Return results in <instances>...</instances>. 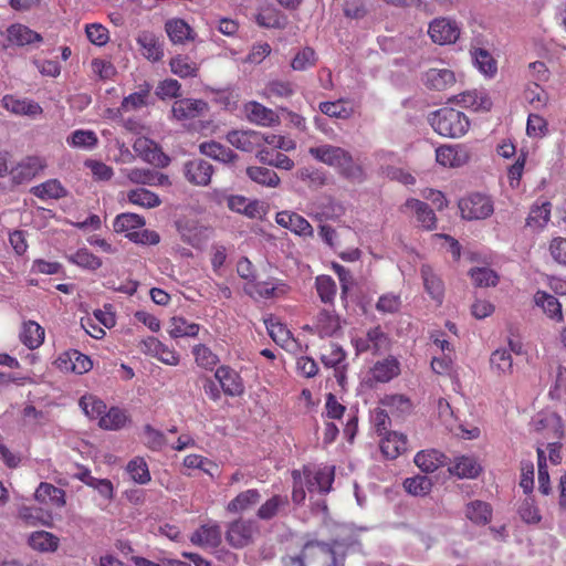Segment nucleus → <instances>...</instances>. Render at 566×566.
I'll use <instances>...</instances> for the list:
<instances>
[{
	"mask_svg": "<svg viewBox=\"0 0 566 566\" xmlns=\"http://www.w3.org/2000/svg\"><path fill=\"white\" fill-rule=\"evenodd\" d=\"M214 377L220 382L224 394L229 396H239L244 390V386L239 374L227 366L219 367L216 370Z\"/></svg>",
	"mask_w": 566,
	"mask_h": 566,
	"instance_id": "obj_16",
	"label": "nucleus"
},
{
	"mask_svg": "<svg viewBox=\"0 0 566 566\" xmlns=\"http://www.w3.org/2000/svg\"><path fill=\"white\" fill-rule=\"evenodd\" d=\"M428 120L437 134L448 138H460L470 128L468 116L452 107H442L432 112Z\"/></svg>",
	"mask_w": 566,
	"mask_h": 566,
	"instance_id": "obj_2",
	"label": "nucleus"
},
{
	"mask_svg": "<svg viewBox=\"0 0 566 566\" xmlns=\"http://www.w3.org/2000/svg\"><path fill=\"white\" fill-rule=\"evenodd\" d=\"M264 324L270 337L281 347L291 349L294 345V339L287 327L277 321L275 317H268Z\"/></svg>",
	"mask_w": 566,
	"mask_h": 566,
	"instance_id": "obj_28",
	"label": "nucleus"
},
{
	"mask_svg": "<svg viewBox=\"0 0 566 566\" xmlns=\"http://www.w3.org/2000/svg\"><path fill=\"white\" fill-rule=\"evenodd\" d=\"M252 138L259 140L261 134L254 130H230L226 136L228 143L243 151H252L254 146Z\"/></svg>",
	"mask_w": 566,
	"mask_h": 566,
	"instance_id": "obj_39",
	"label": "nucleus"
},
{
	"mask_svg": "<svg viewBox=\"0 0 566 566\" xmlns=\"http://www.w3.org/2000/svg\"><path fill=\"white\" fill-rule=\"evenodd\" d=\"M69 260L80 268L95 270L101 266L102 261L90 250H70Z\"/></svg>",
	"mask_w": 566,
	"mask_h": 566,
	"instance_id": "obj_52",
	"label": "nucleus"
},
{
	"mask_svg": "<svg viewBox=\"0 0 566 566\" xmlns=\"http://www.w3.org/2000/svg\"><path fill=\"white\" fill-rule=\"evenodd\" d=\"M421 277L427 294L438 305H441L444 298V283L441 277L429 265L421 268Z\"/></svg>",
	"mask_w": 566,
	"mask_h": 566,
	"instance_id": "obj_15",
	"label": "nucleus"
},
{
	"mask_svg": "<svg viewBox=\"0 0 566 566\" xmlns=\"http://www.w3.org/2000/svg\"><path fill=\"white\" fill-rule=\"evenodd\" d=\"M470 275L478 286H494L499 277L494 271L488 268H476L470 271Z\"/></svg>",
	"mask_w": 566,
	"mask_h": 566,
	"instance_id": "obj_61",
	"label": "nucleus"
},
{
	"mask_svg": "<svg viewBox=\"0 0 566 566\" xmlns=\"http://www.w3.org/2000/svg\"><path fill=\"white\" fill-rule=\"evenodd\" d=\"M403 488L411 495L424 496L431 491L432 482L428 476L417 475L406 479Z\"/></svg>",
	"mask_w": 566,
	"mask_h": 566,
	"instance_id": "obj_54",
	"label": "nucleus"
},
{
	"mask_svg": "<svg viewBox=\"0 0 566 566\" xmlns=\"http://www.w3.org/2000/svg\"><path fill=\"white\" fill-rule=\"evenodd\" d=\"M474 61L478 69L489 77L494 76L497 72L496 61L485 49L475 50Z\"/></svg>",
	"mask_w": 566,
	"mask_h": 566,
	"instance_id": "obj_58",
	"label": "nucleus"
},
{
	"mask_svg": "<svg viewBox=\"0 0 566 566\" xmlns=\"http://www.w3.org/2000/svg\"><path fill=\"white\" fill-rule=\"evenodd\" d=\"M128 419L129 418L125 410L118 407H112L108 410H105L98 421V424L105 430H119L125 427Z\"/></svg>",
	"mask_w": 566,
	"mask_h": 566,
	"instance_id": "obj_41",
	"label": "nucleus"
},
{
	"mask_svg": "<svg viewBox=\"0 0 566 566\" xmlns=\"http://www.w3.org/2000/svg\"><path fill=\"white\" fill-rule=\"evenodd\" d=\"M134 150L147 163L155 167L165 168L170 163V157L166 155L160 146L148 138H139L134 144Z\"/></svg>",
	"mask_w": 566,
	"mask_h": 566,
	"instance_id": "obj_10",
	"label": "nucleus"
},
{
	"mask_svg": "<svg viewBox=\"0 0 566 566\" xmlns=\"http://www.w3.org/2000/svg\"><path fill=\"white\" fill-rule=\"evenodd\" d=\"M384 455L388 459H396L407 450V437L397 431L388 432L380 443Z\"/></svg>",
	"mask_w": 566,
	"mask_h": 566,
	"instance_id": "obj_29",
	"label": "nucleus"
},
{
	"mask_svg": "<svg viewBox=\"0 0 566 566\" xmlns=\"http://www.w3.org/2000/svg\"><path fill=\"white\" fill-rule=\"evenodd\" d=\"M428 33L434 43L440 45L454 43L460 36V28L447 18L434 19L429 24Z\"/></svg>",
	"mask_w": 566,
	"mask_h": 566,
	"instance_id": "obj_9",
	"label": "nucleus"
},
{
	"mask_svg": "<svg viewBox=\"0 0 566 566\" xmlns=\"http://www.w3.org/2000/svg\"><path fill=\"white\" fill-rule=\"evenodd\" d=\"M3 106L18 115L35 116L42 113V107L32 101L17 99L11 95H6L2 99Z\"/></svg>",
	"mask_w": 566,
	"mask_h": 566,
	"instance_id": "obj_37",
	"label": "nucleus"
},
{
	"mask_svg": "<svg viewBox=\"0 0 566 566\" xmlns=\"http://www.w3.org/2000/svg\"><path fill=\"white\" fill-rule=\"evenodd\" d=\"M248 118L259 125H273L277 120L275 113L258 102L250 104Z\"/></svg>",
	"mask_w": 566,
	"mask_h": 566,
	"instance_id": "obj_49",
	"label": "nucleus"
},
{
	"mask_svg": "<svg viewBox=\"0 0 566 566\" xmlns=\"http://www.w3.org/2000/svg\"><path fill=\"white\" fill-rule=\"evenodd\" d=\"M208 111V103L202 99L181 98L174 103L171 113L178 120L200 117Z\"/></svg>",
	"mask_w": 566,
	"mask_h": 566,
	"instance_id": "obj_12",
	"label": "nucleus"
},
{
	"mask_svg": "<svg viewBox=\"0 0 566 566\" xmlns=\"http://www.w3.org/2000/svg\"><path fill=\"white\" fill-rule=\"evenodd\" d=\"M256 531L252 521L237 520L229 525L226 538L231 546L242 548L252 543Z\"/></svg>",
	"mask_w": 566,
	"mask_h": 566,
	"instance_id": "obj_8",
	"label": "nucleus"
},
{
	"mask_svg": "<svg viewBox=\"0 0 566 566\" xmlns=\"http://www.w3.org/2000/svg\"><path fill=\"white\" fill-rule=\"evenodd\" d=\"M45 332L34 321H28L22 324L20 331V340L30 349L40 347L44 342Z\"/></svg>",
	"mask_w": 566,
	"mask_h": 566,
	"instance_id": "obj_30",
	"label": "nucleus"
},
{
	"mask_svg": "<svg viewBox=\"0 0 566 566\" xmlns=\"http://www.w3.org/2000/svg\"><path fill=\"white\" fill-rule=\"evenodd\" d=\"M213 166L201 159L195 158L184 165V175L188 182L196 186H207L211 181Z\"/></svg>",
	"mask_w": 566,
	"mask_h": 566,
	"instance_id": "obj_11",
	"label": "nucleus"
},
{
	"mask_svg": "<svg viewBox=\"0 0 566 566\" xmlns=\"http://www.w3.org/2000/svg\"><path fill=\"white\" fill-rule=\"evenodd\" d=\"M405 206L406 208L415 211L417 216V221L424 229L430 230L436 226V214L427 202L411 198L406 201Z\"/></svg>",
	"mask_w": 566,
	"mask_h": 566,
	"instance_id": "obj_32",
	"label": "nucleus"
},
{
	"mask_svg": "<svg viewBox=\"0 0 566 566\" xmlns=\"http://www.w3.org/2000/svg\"><path fill=\"white\" fill-rule=\"evenodd\" d=\"M461 218L464 220H482L490 217L493 211V202L480 192L470 193L458 202Z\"/></svg>",
	"mask_w": 566,
	"mask_h": 566,
	"instance_id": "obj_4",
	"label": "nucleus"
},
{
	"mask_svg": "<svg viewBox=\"0 0 566 566\" xmlns=\"http://www.w3.org/2000/svg\"><path fill=\"white\" fill-rule=\"evenodd\" d=\"M126 471L130 479L138 484H146L150 481V472L144 458L136 457L132 459Z\"/></svg>",
	"mask_w": 566,
	"mask_h": 566,
	"instance_id": "obj_47",
	"label": "nucleus"
},
{
	"mask_svg": "<svg viewBox=\"0 0 566 566\" xmlns=\"http://www.w3.org/2000/svg\"><path fill=\"white\" fill-rule=\"evenodd\" d=\"M127 199L130 203L144 208H155L161 203L160 198L146 188H137L128 191Z\"/></svg>",
	"mask_w": 566,
	"mask_h": 566,
	"instance_id": "obj_45",
	"label": "nucleus"
},
{
	"mask_svg": "<svg viewBox=\"0 0 566 566\" xmlns=\"http://www.w3.org/2000/svg\"><path fill=\"white\" fill-rule=\"evenodd\" d=\"M446 457L438 450H422L415 455L416 465L423 472H434L444 463Z\"/></svg>",
	"mask_w": 566,
	"mask_h": 566,
	"instance_id": "obj_34",
	"label": "nucleus"
},
{
	"mask_svg": "<svg viewBox=\"0 0 566 566\" xmlns=\"http://www.w3.org/2000/svg\"><path fill=\"white\" fill-rule=\"evenodd\" d=\"M436 159L442 166L455 167L461 165L458 151L453 146H440L436 150Z\"/></svg>",
	"mask_w": 566,
	"mask_h": 566,
	"instance_id": "obj_62",
	"label": "nucleus"
},
{
	"mask_svg": "<svg viewBox=\"0 0 566 566\" xmlns=\"http://www.w3.org/2000/svg\"><path fill=\"white\" fill-rule=\"evenodd\" d=\"M315 287L317 295L323 303L331 304L334 302L337 293V286L331 276L318 275L315 280Z\"/></svg>",
	"mask_w": 566,
	"mask_h": 566,
	"instance_id": "obj_50",
	"label": "nucleus"
},
{
	"mask_svg": "<svg viewBox=\"0 0 566 566\" xmlns=\"http://www.w3.org/2000/svg\"><path fill=\"white\" fill-rule=\"evenodd\" d=\"M44 163L39 157H28L11 170L12 179L17 184H21L34 178L40 170L44 168Z\"/></svg>",
	"mask_w": 566,
	"mask_h": 566,
	"instance_id": "obj_27",
	"label": "nucleus"
},
{
	"mask_svg": "<svg viewBox=\"0 0 566 566\" xmlns=\"http://www.w3.org/2000/svg\"><path fill=\"white\" fill-rule=\"evenodd\" d=\"M370 374L375 381L388 382L400 374V363L396 357L388 356L375 363Z\"/></svg>",
	"mask_w": 566,
	"mask_h": 566,
	"instance_id": "obj_19",
	"label": "nucleus"
},
{
	"mask_svg": "<svg viewBox=\"0 0 566 566\" xmlns=\"http://www.w3.org/2000/svg\"><path fill=\"white\" fill-rule=\"evenodd\" d=\"M481 471L478 460L468 455L454 458L452 465L449 467V472L459 479H475Z\"/></svg>",
	"mask_w": 566,
	"mask_h": 566,
	"instance_id": "obj_23",
	"label": "nucleus"
},
{
	"mask_svg": "<svg viewBox=\"0 0 566 566\" xmlns=\"http://www.w3.org/2000/svg\"><path fill=\"white\" fill-rule=\"evenodd\" d=\"M314 327L322 337L336 335L340 329L339 316L332 310H323L318 313Z\"/></svg>",
	"mask_w": 566,
	"mask_h": 566,
	"instance_id": "obj_26",
	"label": "nucleus"
},
{
	"mask_svg": "<svg viewBox=\"0 0 566 566\" xmlns=\"http://www.w3.org/2000/svg\"><path fill=\"white\" fill-rule=\"evenodd\" d=\"M366 336L368 337L374 353H379L389 348L390 340L380 327L369 329Z\"/></svg>",
	"mask_w": 566,
	"mask_h": 566,
	"instance_id": "obj_63",
	"label": "nucleus"
},
{
	"mask_svg": "<svg viewBox=\"0 0 566 566\" xmlns=\"http://www.w3.org/2000/svg\"><path fill=\"white\" fill-rule=\"evenodd\" d=\"M54 364L61 371L78 375L90 371L93 367L91 358L75 349L60 354Z\"/></svg>",
	"mask_w": 566,
	"mask_h": 566,
	"instance_id": "obj_7",
	"label": "nucleus"
},
{
	"mask_svg": "<svg viewBox=\"0 0 566 566\" xmlns=\"http://www.w3.org/2000/svg\"><path fill=\"white\" fill-rule=\"evenodd\" d=\"M467 517L478 525H484L491 520L492 510L482 501H472L465 507Z\"/></svg>",
	"mask_w": 566,
	"mask_h": 566,
	"instance_id": "obj_44",
	"label": "nucleus"
},
{
	"mask_svg": "<svg viewBox=\"0 0 566 566\" xmlns=\"http://www.w3.org/2000/svg\"><path fill=\"white\" fill-rule=\"evenodd\" d=\"M170 70L180 77L196 76L198 67L188 56L177 55L170 60Z\"/></svg>",
	"mask_w": 566,
	"mask_h": 566,
	"instance_id": "obj_59",
	"label": "nucleus"
},
{
	"mask_svg": "<svg viewBox=\"0 0 566 566\" xmlns=\"http://www.w3.org/2000/svg\"><path fill=\"white\" fill-rule=\"evenodd\" d=\"M303 474L310 492H329L334 481L335 469L332 465L304 467Z\"/></svg>",
	"mask_w": 566,
	"mask_h": 566,
	"instance_id": "obj_5",
	"label": "nucleus"
},
{
	"mask_svg": "<svg viewBox=\"0 0 566 566\" xmlns=\"http://www.w3.org/2000/svg\"><path fill=\"white\" fill-rule=\"evenodd\" d=\"M551 202L546 201L542 206H535L531 209L526 219V226L531 228H543L549 220Z\"/></svg>",
	"mask_w": 566,
	"mask_h": 566,
	"instance_id": "obj_57",
	"label": "nucleus"
},
{
	"mask_svg": "<svg viewBox=\"0 0 566 566\" xmlns=\"http://www.w3.org/2000/svg\"><path fill=\"white\" fill-rule=\"evenodd\" d=\"M534 302L551 318H556L557 321H560L563 318L562 304L555 296L544 291H537L536 294L534 295Z\"/></svg>",
	"mask_w": 566,
	"mask_h": 566,
	"instance_id": "obj_42",
	"label": "nucleus"
},
{
	"mask_svg": "<svg viewBox=\"0 0 566 566\" xmlns=\"http://www.w3.org/2000/svg\"><path fill=\"white\" fill-rule=\"evenodd\" d=\"M490 366L493 373L499 376L512 374L513 359L506 348H497L490 356Z\"/></svg>",
	"mask_w": 566,
	"mask_h": 566,
	"instance_id": "obj_40",
	"label": "nucleus"
},
{
	"mask_svg": "<svg viewBox=\"0 0 566 566\" xmlns=\"http://www.w3.org/2000/svg\"><path fill=\"white\" fill-rule=\"evenodd\" d=\"M137 43L144 50L143 54L146 59L159 61L164 56L163 45L154 33L147 31L140 32L137 38Z\"/></svg>",
	"mask_w": 566,
	"mask_h": 566,
	"instance_id": "obj_35",
	"label": "nucleus"
},
{
	"mask_svg": "<svg viewBox=\"0 0 566 566\" xmlns=\"http://www.w3.org/2000/svg\"><path fill=\"white\" fill-rule=\"evenodd\" d=\"M165 30L174 44H184L186 41H193L196 33L192 28L182 19H170L165 23Z\"/></svg>",
	"mask_w": 566,
	"mask_h": 566,
	"instance_id": "obj_24",
	"label": "nucleus"
},
{
	"mask_svg": "<svg viewBox=\"0 0 566 566\" xmlns=\"http://www.w3.org/2000/svg\"><path fill=\"white\" fill-rule=\"evenodd\" d=\"M275 221L283 228H287L298 235H311L313 228L310 222L295 212L281 211L276 213Z\"/></svg>",
	"mask_w": 566,
	"mask_h": 566,
	"instance_id": "obj_17",
	"label": "nucleus"
},
{
	"mask_svg": "<svg viewBox=\"0 0 566 566\" xmlns=\"http://www.w3.org/2000/svg\"><path fill=\"white\" fill-rule=\"evenodd\" d=\"M113 227L116 232H126V238L136 244L156 245L160 242L159 233L145 229V219L137 213L118 214Z\"/></svg>",
	"mask_w": 566,
	"mask_h": 566,
	"instance_id": "obj_3",
	"label": "nucleus"
},
{
	"mask_svg": "<svg viewBox=\"0 0 566 566\" xmlns=\"http://www.w3.org/2000/svg\"><path fill=\"white\" fill-rule=\"evenodd\" d=\"M199 331V324L188 322L182 316H174L169 321L168 334L171 338L195 337Z\"/></svg>",
	"mask_w": 566,
	"mask_h": 566,
	"instance_id": "obj_36",
	"label": "nucleus"
},
{
	"mask_svg": "<svg viewBox=\"0 0 566 566\" xmlns=\"http://www.w3.org/2000/svg\"><path fill=\"white\" fill-rule=\"evenodd\" d=\"M199 151L201 155L223 164H233L239 159V155L231 148L214 140L201 143L199 145Z\"/></svg>",
	"mask_w": 566,
	"mask_h": 566,
	"instance_id": "obj_18",
	"label": "nucleus"
},
{
	"mask_svg": "<svg viewBox=\"0 0 566 566\" xmlns=\"http://www.w3.org/2000/svg\"><path fill=\"white\" fill-rule=\"evenodd\" d=\"M8 40L12 44L22 46L42 41L41 34L23 24H12L8 28Z\"/></svg>",
	"mask_w": 566,
	"mask_h": 566,
	"instance_id": "obj_33",
	"label": "nucleus"
},
{
	"mask_svg": "<svg viewBox=\"0 0 566 566\" xmlns=\"http://www.w3.org/2000/svg\"><path fill=\"white\" fill-rule=\"evenodd\" d=\"M289 507V499L285 495L274 494L263 502L258 511L256 516L261 521H270L283 514Z\"/></svg>",
	"mask_w": 566,
	"mask_h": 566,
	"instance_id": "obj_21",
	"label": "nucleus"
},
{
	"mask_svg": "<svg viewBox=\"0 0 566 566\" xmlns=\"http://www.w3.org/2000/svg\"><path fill=\"white\" fill-rule=\"evenodd\" d=\"M31 192L41 199H60L66 197L67 191L57 179H50L31 189Z\"/></svg>",
	"mask_w": 566,
	"mask_h": 566,
	"instance_id": "obj_43",
	"label": "nucleus"
},
{
	"mask_svg": "<svg viewBox=\"0 0 566 566\" xmlns=\"http://www.w3.org/2000/svg\"><path fill=\"white\" fill-rule=\"evenodd\" d=\"M431 368L433 373L447 376L454 382L458 381L457 367L452 355L444 354L441 357H433L431 360Z\"/></svg>",
	"mask_w": 566,
	"mask_h": 566,
	"instance_id": "obj_46",
	"label": "nucleus"
},
{
	"mask_svg": "<svg viewBox=\"0 0 566 566\" xmlns=\"http://www.w3.org/2000/svg\"><path fill=\"white\" fill-rule=\"evenodd\" d=\"M247 175L251 180L263 186L276 187L280 184L277 174L265 167H248Z\"/></svg>",
	"mask_w": 566,
	"mask_h": 566,
	"instance_id": "obj_48",
	"label": "nucleus"
},
{
	"mask_svg": "<svg viewBox=\"0 0 566 566\" xmlns=\"http://www.w3.org/2000/svg\"><path fill=\"white\" fill-rule=\"evenodd\" d=\"M28 544L39 553H54L60 546V538L46 531H35L29 535Z\"/></svg>",
	"mask_w": 566,
	"mask_h": 566,
	"instance_id": "obj_25",
	"label": "nucleus"
},
{
	"mask_svg": "<svg viewBox=\"0 0 566 566\" xmlns=\"http://www.w3.org/2000/svg\"><path fill=\"white\" fill-rule=\"evenodd\" d=\"M192 354L199 367L212 370L219 363V357L206 345L193 346Z\"/></svg>",
	"mask_w": 566,
	"mask_h": 566,
	"instance_id": "obj_53",
	"label": "nucleus"
},
{
	"mask_svg": "<svg viewBox=\"0 0 566 566\" xmlns=\"http://www.w3.org/2000/svg\"><path fill=\"white\" fill-rule=\"evenodd\" d=\"M345 357L346 354L343 348L335 344H331L321 356V360L326 367L335 368L336 377L339 382L344 379V371L340 370L339 366L344 363Z\"/></svg>",
	"mask_w": 566,
	"mask_h": 566,
	"instance_id": "obj_38",
	"label": "nucleus"
},
{
	"mask_svg": "<svg viewBox=\"0 0 566 566\" xmlns=\"http://www.w3.org/2000/svg\"><path fill=\"white\" fill-rule=\"evenodd\" d=\"M34 500L43 505L63 507L66 503L64 490L48 482H41L34 492Z\"/></svg>",
	"mask_w": 566,
	"mask_h": 566,
	"instance_id": "obj_14",
	"label": "nucleus"
},
{
	"mask_svg": "<svg viewBox=\"0 0 566 566\" xmlns=\"http://www.w3.org/2000/svg\"><path fill=\"white\" fill-rule=\"evenodd\" d=\"M80 407L90 419H101L106 410V405L95 396H84L80 400Z\"/></svg>",
	"mask_w": 566,
	"mask_h": 566,
	"instance_id": "obj_56",
	"label": "nucleus"
},
{
	"mask_svg": "<svg viewBox=\"0 0 566 566\" xmlns=\"http://www.w3.org/2000/svg\"><path fill=\"white\" fill-rule=\"evenodd\" d=\"M18 517L28 526H52V514L42 507L21 505L18 509Z\"/></svg>",
	"mask_w": 566,
	"mask_h": 566,
	"instance_id": "obj_20",
	"label": "nucleus"
},
{
	"mask_svg": "<svg viewBox=\"0 0 566 566\" xmlns=\"http://www.w3.org/2000/svg\"><path fill=\"white\" fill-rule=\"evenodd\" d=\"M537 475H538V489L544 495H548L552 491L549 484L548 464L545 457V451L542 448H537Z\"/></svg>",
	"mask_w": 566,
	"mask_h": 566,
	"instance_id": "obj_55",
	"label": "nucleus"
},
{
	"mask_svg": "<svg viewBox=\"0 0 566 566\" xmlns=\"http://www.w3.org/2000/svg\"><path fill=\"white\" fill-rule=\"evenodd\" d=\"M166 439L161 431L147 424L144 427V443L151 450H160L165 446Z\"/></svg>",
	"mask_w": 566,
	"mask_h": 566,
	"instance_id": "obj_64",
	"label": "nucleus"
},
{
	"mask_svg": "<svg viewBox=\"0 0 566 566\" xmlns=\"http://www.w3.org/2000/svg\"><path fill=\"white\" fill-rule=\"evenodd\" d=\"M243 290L254 300H269L284 296L289 292V286L279 280L263 282L248 281Z\"/></svg>",
	"mask_w": 566,
	"mask_h": 566,
	"instance_id": "obj_6",
	"label": "nucleus"
},
{
	"mask_svg": "<svg viewBox=\"0 0 566 566\" xmlns=\"http://www.w3.org/2000/svg\"><path fill=\"white\" fill-rule=\"evenodd\" d=\"M422 82L428 90L446 91L455 83L454 72L448 69H429L422 75Z\"/></svg>",
	"mask_w": 566,
	"mask_h": 566,
	"instance_id": "obj_13",
	"label": "nucleus"
},
{
	"mask_svg": "<svg viewBox=\"0 0 566 566\" xmlns=\"http://www.w3.org/2000/svg\"><path fill=\"white\" fill-rule=\"evenodd\" d=\"M184 465L189 469H200L210 476H214V471L218 469L217 464L199 454L185 457Z\"/></svg>",
	"mask_w": 566,
	"mask_h": 566,
	"instance_id": "obj_60",
	"label": "nucleus"
},
{
	"mask_svg": "<svg viewBox=\"0 0 566 566\" xmlns=\"http://www.w3.org/2000/svg\"><path fill=\"white\" fill-rule=\"evenodd\" d=\"M190 541L202 547H217L221 542V530L217 523L205 524L191 535Z\"/></svg>",
	"mask_w": 566,
	"mask_h": 566,
	"instance_id": "obj_22",
	"label": "nucleus"
},
{
	"mask_svg": "<svg viewBox=\"0 0 566 566\" xmlns=\"http://www.w3.org/2000/svg\"><path fill=\"white\" fill-rule=\"evenodd\" d=\"M311 156L321 163L335 167L347 179H357L361 176V168L354 163L352 155L342 147L322 145L308 149Z\"/></svg>",
	"mask_w": 566,
	"mask_h": 566,
	"instance_id": "obj_1",
	"label": "nucleus"
},
{
	"mask_svg": "<svg viewBox=\"0 0 566 566\" xmlns=\"http://www.w3.org/2000/svg\"><path fill=\"white\" fill-rule=\"evenodd\" d=\"M150 90V84L145 83L144 85H142L138 92L132 93L128 96L124 97L120 108H118L116 113H120V111L126 112L129 108L136 109L147 105V97L149 95Z\"/></svg>",
	"mask_w": 566,
	"mask_h": 566,
	"instance_id": "obj_51",
	"label": "nucleus"
},
{
	"mask_svg": "<svg viewBox=\"0 0 566 566\" xmlns=\"http://www.w3.org/2000/svg\"><path fill=\"white\" fill-rule=\"evenodd\" d=\"M261 500V493L256 489L245 490L239 493L227 505L230 513H243L255 506Z\"/></svg>",
	"mask_w": 566,
	"mask_h": 566,
	"instance_id": "obj_31",
	"label": "nucleus"
}]
</instances>
